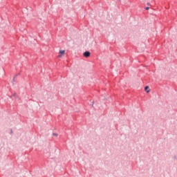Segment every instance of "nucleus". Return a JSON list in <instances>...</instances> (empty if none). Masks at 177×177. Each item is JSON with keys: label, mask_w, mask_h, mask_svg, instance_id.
<instances>
[{"label": "nucleus", "mask_w": 177, "mask_h": 177, "mask_svg": "<svg viewBox=\"0 0 177 177\" xmlns=\"http://www.w3.org/2000/svg\"><path fill=\"white\" fill-rule=\"evenodd\" d=\"M65 52L66 51L64 50H59V54L60 55H64Z\"/></svg>", "instance_id": "nucleus-3"}, {"label": "nucleus", "mask_w": 177, "mask_h": 177, "mask_svg": "<svg viewBox=\"0 0 177 177\" xmlns=\"http://www.w3.org/2000/svg\"><path fill=\"white\" fill-rule=\"evenodd\" d=\"M145 9H146V10H149V9H150V8L147 7Z\"/></svg>", "instance_id": "nucleus-4"}, {"label": "nucleus", "mask_w": 177, "mask_h": 177, "mask_svg": "<svg viewBox=\"0 0 177 177\" xmlns=\"http://www.w3.org/2000/svg\"><path fill=\"white\" fill-rule=\"evenodd\" d=\"M145 91L147 93H149V92H150V88H149V86H145Z\"/></svg>", "instance_id": "nucleus-2"}, {"label": "nucleus", "mask_w": 177, "mask_h": 177, "mask_svg": "<svg viewBox=\"0 0 177 177\" xmlns=\"http://www.w3.org/2000/svg\"><path fill=\"white\" fill-rule=\"evenodd\" d=\"M59 57H62V55H59Z\"/></svg>", "instance_id": "nucleus-6"}, {"label": "nucleus", "mask_w": 177, "mask_h": 177, "mask_svg": "<svg viewBox=\"0 0 177 177\" xmlns=\"http://www.w3.org/2000/svg\"><path fill=\"white\" fill-rule=\"evenodd\" d=\"M53 136H57V134L53 133Z\"/></svg>", "instance_id": "nucleus-5"}, {"label": "nucleus", "mask_w": 177, "mask_h": 177, "mask_svg": "<svg viewBox=\"0 0 177 177\" xmlns=\"http://www.w3.org/2000/svg\"><path fill=\"white\" fill-rule=\"evenodd\" d=\"M83 56L84 57H89L91 56V52H89V51L84 52L83 54Z\"/></svg>", "instance_id": "nucleus-1"}]
</instances>
